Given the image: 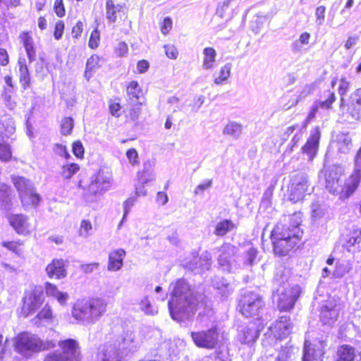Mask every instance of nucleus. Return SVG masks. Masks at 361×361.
Masks as SVG:
<instances>
[{
    "instance_id": "2eb2a0df",
    "label": "nucleus",
    "mask_w": 361,
    "mask_h": 361,
    "mask_svg": "<svg viewBox=\"0 0 361 361\" xmlns=\"http://www.w3.org/2000/svg\"><path fill=\"white\" fill-rule=\"evenodd\" d=\"M219 252L218 262L224 270L231 271L232 263L237 253L238 248L231 243H224L217 249Z\"/></svg>"
},
{
    "instance_id": "6e6552de",
    "label": "nucleus",
    "mask_w": 361,
    "mask_h": 361,
    "mask_svg": "<svg viewBox=\"0 0 361 361\" xmlns=\"http://www.w3.org/2000/svg\"><path fill=\"white\" fill-rule=\"evenodd\" d=\"M301 290L299 286H290L285 285L279 288L274 292L273 298L276 302L280 311H290L295 305L300 296Z\"/></svg>"
},
{
    "instance_id": "ddd939ff",
    "label": "nucleus",
    "mask_w": 361,
    "mask_h": 361,
    "mask_svg": "<svg viewBox=\"0 0 361 361\" xmlns=\"http://www.w3.org/2000/svg\"><path fill=\"white\" fill-rule=\"evenodd\" d=\"M44 297L41 288H35L25 293L22 312L25 317L32 314L44 302Z\"/></svg>"
},
{
    "instance_id": "58836bf2",
    "label": "nucleus",
    "mask_w": 361,
    "mask_h": 361,
    "mask_svg": "<svg viewBox=\"0 0 361 361\" xmlns=\"http://www.w3.org/2000/svg\"><path fill=\"white\" fill-rule=\"evenodd\" d=\"M0 125L2 126L1 128L4 129V130H1V133H4L5 136L11 135L16 130L14 121L11 117L4 116L1 118Z\"/></svg>"
},
{
    "instance_id": "de8ad7c7",
    "label": "nucleus",
    "mask_w": 361,
    "mask_h": 361,
    "mask_svg": "<svg viewBox=\"0 0 361 361\" xmlns=\"http://www.w3.org/2000/svg\"><path fill=\"white\" fill-rule=\"evenodd\" d=\"M73 128V120L71 117H65L61 123V132L63 135L71 134Z\"/></svg>"
},
{
    "instance_id": "a878e982",
    "label": "nucleus",
    "mask_w": 361,
    "mask_h": 361,
    "mask_svg": "<svg viewBox=\"0 0 361 361\" xmlns=\"http://www.w3.org/2000/svg\"><path fill=\"white\" fill-rule=\"evenodd\" d=\"M335 147L341 153H348L352 147V139L349 133H339L334 140Z\"/></svg>"
},
{
    "instance_id": "c9c22d12",
    "label": "nucleus",
    "mask_w": 361,
    "mask_h": 361,
    "mask_svg": "<svg viewBox=\"0 0 361 361\" xmlns=\"http://www.w3.org/2000/svg\"><path fill=\"white\" fill-rule=\"evenodd\" d=\"M336 100L335 94L329 90L325 91L321 96L320 99L315 102L319 108L323 109H329L331 108L332 104Z\"/></svg>"
},
{
    "instance_id": "1a4fd4ad",
    "label": "nucleus",
    "mask_w": 361,
    "mask_h": 361,
    "mask_svg": "<svg viewBox=\"0 0 361 361\" xmlns=\"http://www.w3.org/2000/svg\"><path fill=\"white\" fill-rule=\"evenodd\" d=\"M310 180L305 172H298L291 177L289 187V199L293 202H297L304 198L307 193H310Z\"/></svg>"
},
{
    "instance_id": "9b49d317",
    "label": "nucleus",
    "mask_w": 361,
    "mask_h": 361,
    "mask_svg": "<svg viewBox=\"0 0 361 361\" xmlns=\"http://www.w3.org/2000/svg\"><path fill=\"white\" fill-rule=\"evenodd\" d=\"M263 306L264 302L262 297L253 292L245 293L238 305L240 312L246 317L258 315Z\"/></svg>"
},
{
    "instance_id": "dca6fc26",
    "label": "nucleus",
    "mask_w": 361,
    "mask_h": 361,
    "mask_svg": "<svg viewBox=\"0 0 361 361\" xmlns=\"http://www.w3.org/2000/svg\"><path fill=\"white\" fill-rule=\"evenodd\" d=\"M262 326L257 319V324L250 322L246 326H243L238 334V340L243 344H250L256 341Z\"/></svg>"
},
{
    "instance_id": "4be33fe9",
    "label": "nucleus",
    "mask_w": 361,
    "mask_h": 361,
    "mask_svg": "<svg viewBox=\"0 0 361 361\" xmlns=\"http://www.w3.org/2000/svg\"><path fill=\"white\" fill-rule=\"evenodd\" d=\"M46 273L49 278L61 279L66 276L65 261L62 259H54L46 267Z\"/></svg>"
},
{
    "instance_id": "c85d7f7f",
    "label": "nucleus",
    "mask_w": 361,
    "mask_h": 361,
    "mask_svg": "<svg viewBox=\"0 0 361 361\" xmlns=\"http://www.w3.org/2000/svg\"><path fill=\"white\" fill-rule=\"evenodd\" d=\"M352 106L350 114L353 118L359 120L361 118V88L357 90L352 95Z\"/></svg>"
},
{
    "instance_id": "a18cd8bd",
    "label": "nucleus",
    "mask_w": 361,
    "mask_h": 361,
    "mask_svg": "<svg viewBox=\"0 0 361 361\" xmlns=\"http://www.w3.org/2000/svg\"><path fill=\"white\" fill-rule=\"evenodd\" d=\"M20 82L23 87L26 89L30 85V77L28 68L25 64H20Z\"/></svg>"
},
{
    "instance_id": "f704fd0d",
    "label": "nucleus",
    "mask_w": 361,
    "mask_h": 361,
    "mask_svg": "<svg viewBox=\"0 0 361 361\" xmlns=\"http://www.w3.org/2000/svg\"><path fill=\"white\" fill-rule=\"evenodd\" d=\"M10 188L4 183H0V208L2 209H9L10 208Z\"/></svg>"
},
{
    "instance_id": "a211bd4d",
    "label": "nucleus",
    "mask_w": 361,
    "mask_h": 361,
    "mask_svg": "<svg viewBox=\"0 0 361 361\" xmlns=\"http://www.w3.org/2000/svg\"><path fill=\"white\" fill-rule=\"evenodd\" d=\"M320 137L319 128L315 127L312 130L311 135L305 145L302 147V153L307 155L309 161H312L317 154Z\"/></svg>"
},
{
    "instance_id": "79ce46f5",
    "label": "nucleus",
    "mask_w": 361,
    "mask_h": 361,
    "mask_svg": "<svg viewBox=\"0 0 361 361\" xmlns=\"http://www.w3.org/2000/svg\"><path fill=\"white\" fill-rule=\"evenodd\" d=\"M2 246L7 248L8 250L14 252L16 255L21 257L24 254L23 249V242L18 241H3Z\"/></svg>"
},
{
    "instance_id": "e433bc0d",
    "label": "nucleus",
    "mask_w": 361,
    "mask_h": 361,
    "mask_svg": "<svg viewBox=\"0 0 361 361\" xmlns=\"http://www.w3.org/2000/svg\"><path fill=\"white\" fill-rule=\"evenodd\" d=\"M231 63H227L223 66L219 72V75L215 77L214 82L216 85H221L225 83L231 76Z\"/></svg>"
},
{
    "instance_id": "473e14b6",
    "label": "nucleus",
    "mask_w": 361,
    "mask_h": 361,
    "mask_svg": "<svg viewBox=\"0 0 361 361\" xmlns=\"http://www.w3.org/2000/svg\"><path fill=\"white\" fill-rule=\"evenodd\" d=\"M54 318V315L52 308L49 304L47 303L33 319V322L35 324L39 325L42 320L49 322H52Z\"/></svg>"
},
{
    "instance_id": "bb28decb",
    "label": "nucleus",
    "mask_w": 361,
    "mask_h": 361,
    "mask_svg": "<svg viewBox=\"0 0 361 361\" xmlns=\"http://www.w3.org/2000/svg\"><path fill=\"white\" fill-rule=\"evenodd\" d=\"M203 59L202 68L205 71L212 70L215 68L216 52L212 47H206L203 49Z\"/></svg>"
},
{
    "instance_id": "72a5a7b5",
    "label": "nucleus",
    "mask_w": 361,
    "mask_h": 361,
    "mask_svg": "<svg viewBox=\"0 0 361 361\" xmlns=\"http://www.w3.org/2000/svg\"><path fill=\"white\" fill-rule=\"evenodd\" d=\"M212 283L223 296H227L233 290L231 285L223 277H216L212 281Z\"/></svg>"
},
{
    "instance_id": "c756f323",
    "label": "nucleus",
    "mask_w": 361,
    "mask_h": 361,
    "mask_svg": "<svg viewBox=\"0 0 361 361\" xmlns=\"http://www.w3.org/2000/svg\"><path fill=\"white\" fill-rule=\"evenodd\" d=\"M20 39L25 49L30 62L35 61L36 57V51L31 36L28 32H24L20 34Z\"/></svg>"
},
{
    "instance_id": "f8f14e48",
    "label": "nucleus",
    "mask_w": 361,
    "mask_h": 361,
    "mask_svg": "<svg viewBox=\"0 0 361 361\" xmlns=\"http://www.w3.org/2000/svg\"><path fill=\"white\" fill-rule=\"evenodd\" d=\"M190 337L197 347L212 350L217 346L219 334L216 327H212L207 330L191 331Z\"/></svg>"
},
{
    "instance_id": "7c9ffc66",
    "label": "nucleus",
    "mask_w": 361,
    "mask_h": 361,
    "mask_svg": "<svg viewBox=\"0 0 361 361\" xmlns=\"http://www.w3.org/2000/svg\"><path fill=\"white\" fill-rule=\"evenodd\" d=\"M235 228V225L231 220L224 219L216 224L214 234L219 237H223Z\"/></svg>"
},
{
    "instance_id": "e2e57ef3",
    "label": "nucleus",
    "mask_w": 361,
    "mask_h": 361,
    "mask_svg": "<svg viewBox=\"0 0 361 361\" xmlns=\"http://www.w3.org/2000/svg\"><path fill=\"white\" fill-rule=\"evenodd\" d=\"M313 88L311 85H306L302 87V90H301L300 94L298 96L297 102L299 100H302L305 99L306 97L310 95L312 92Z\"/></svg>"
},
{
    "instance_id": "9d476101",
    "label": "nucleus",
    "mask_w": 361,
    "mask_h": 361,
    "mask_svg": "<svg viewBox=\"0 0 361 361\" xmlns=\"http://www.w3.org/2000/svg\"><path fill=\"white\" fill-rule=\"evenodd\" d=\"M59 345L62 353L56 351L50 353L45 357L44 361H73L79 355L78 343L74 339L60 341Z\"/></svg>"
},
{
    "instance_id": "37998d69",
    "label": "nucleus",
    "mask_w": 361,
    "mask_h": 361,
    "mask_svg": "<svg viewBox=\"0 0 361 361\" xmlns=\"http://www.w3.org/2000/svg\"><path fill=\"white\" fill-rule=\"evenodd\" d=\"M310 350L311 349L308 346L307 341H305L304 345L303 361H311L312 359L318 360L322 357L324 354V351L322 349L318 350H314V353H310Z\"/></svg>"
},
{
    "instance_id": "423d86ee",
    "label": "nucleus",
    "mask_w": 361,
    "mask_h": 361,
    "mask_svg": "<svg viewBox=\"0 0 361 361\" xmlns=\"http://www.w3.org/2000/svg\"><path fill=\"white\" fill-rule=\"evenodd\" d=\"M53 347L51 341H43L37 335L27 332L18 334L14 339L15 350L25 357Z\"/></svg>"
},
{
    "instance_id": "aec40b11",
    "label": "nucleus",
    "mask_w": 361,
    "mask_h": 361,
    "mask_svg": "<svg viewBox=\"0 0 361 361\" xmlns=\"http://www.w3.org/2000/svg\"><path fill=\"white\" fill-rule=\"evenodd\" d=\"M212 257L208 251L204 252L200 257H195L188 262L186 267L192 271H204L209 270L212 263Z\"/></svg>"
},
{
    "instance_id": "052dcab7",
    "label": "nucleus",
    "mask_w": 361,
    "mask_h": 361,
    "mask_svg": "<svg viewBox=\"0 0 361 361\" xmlns=\"http://www.w3.org/2000/svg\"><path fill=\"white\" fill-rule=\"evenodd\" d=\"M63 30H64V23L63 21L59 20L55 25L54 37L56 39H59L61 38L62 35L63 33Z\"/></svg>"
},
{
    "instance_id": "bf43d9fd",
    "label": "nucleus",
    "mask_w": 361,
    "mask_h": 361,
    "mask_svg": "<svg viewBox=\"0 0 361 361\" xmlns=\"http://www.w3.org/2000/svg\"><path fill=\"white\" fill-rule=\"evenodd\" d=\"M172 28V20L170 18L166 17L161 25V31L164 35H167Z\"/></svg>"
},
{
    "instance_id": "f257e3e1",
    "label": "nucleus",
    "mask_w": 361,
    "mask_h": 361,
    "mask_svg": "<svg viewBox=\"0 0 361 361\" xmlns=\"http://www.w3.org/2000/svg\"><path fill=\"white\" fill-rule=\"evenodd\" d=\"M171 287L172 292L168 302L171 317L178 322L190 319L198 305L203 302L204 295L192 290L183 279H178L175 283H171Z\"/></svg>"
},
{
    "instance_id": "13d9d810",
    "label": "nucleus",
    "mask_w": 361,
    "mask_h": 361,
    "mask_svg": "<svg viewBox=\"0 0 361 361\" xmlns=\"http://www.w3.org/2000/svg\"><path fill=\"white\" fill-rule=\"evenodd\" d=\"M165 54L169 58L176 59L178 56V51L173 45H165L164 47Z\"/></svg>"
},
{
    "instance_id": "393cba45",
    "label": "nucleus",
    "mask_w": 361,
    "mask_h": 361,
    "mask_svg": "<svg viewBox=\"0 0 361 361\" xmlns=\"http://www.w3.org/2000/svg\"><path fill=\"white\" fill-rule=\"evenodd\" d=\"M44 290L47 296L54 298L61 305H66L69 299L68 293L60 291L56 285L49 282L45 283Z\"/></svg>"
},
{
    "instance_id": "69168bd1",
    "label": "nucleus",
    "mask_w": 361,
    "mask_h": 361,
    "mask_svg": "<svg viewBox=\"0 0 361 361\" xmlns=\"http://www.w3.org/2000/svg\"><path fill=\"white\" fill-rule=\"evenodd\" d=\"M126 156L132 164H136L137 161V152L135 149L128 150Z\"/></svg>"
},
{
    "instance_id": "5701e85b",
    "label": "nucleus",
    "mask_w": 361,
    "mask_h": 361,
    "mask_svg": "<svg viewBox=\"0 0 361 361\" xmlns=\"http://www.w3.org/2000/svg\"><path fill=\"white\" fill-rule=\"evenodd\" d=\"M9 223L14 230L20 235H26L30 231L28 219L23 214H14L9 217Z\"/></svg>"
},
{
    "instance_id": "20e7f679",
    "label": "nucleus",
    "mask_w": 361,
    "mask_h": 361,
    "mask_svg": "<svg viewBox=\"0 0 361 361\" xmlns=\"http://www.w3.org/2000/svg\"><path fill=\"white\" fill-rule=\"evenodd\" d=\"M300 222L289 226L276 225L271 233L274 252L279 256L286 255L300 241L302 231L299 227Z\"/></svg>"
},
{
    "instance_id": "338daca9",
    "label": "nucleus",
    "mask_w": 361,
    "mask_h": 361,
    "mask_svg": "<svg viewBox=\"0 0 361 361\" xmlns=\"http://www.w3.org/2000/svg\"><path fill=\"white\" fill-rule=\"evenodd\" d=\"M82 32V23L80 21H78L75 26L72 28V36L74 38H78L79 36H80L81 33Z\"/></svg>"
},
{
    "instance_id": "c03bdc74",
    "label": "nucleus",
    "mask_w": 361,
    "mask_h": 361,
    "mask_svg": "<svg viewBox=\"0 0 361 361\" xmlns=\"http://www.w3.org/2000/svg\"><path fill=\"white\" fill-rule=\"evenodd\" d=\"M80 169V166L77 164H70L64 165L62 167L61 176L66 179H70Z\"/></svg>"
},
{
    "instance_id": "f3484780",
    "label": "nucleus",
    "mask_w": 361,
    "mask_h": 361,
    "mask_svg": "<svg viewBox=\"0 0 361 361\" xmlns=\"http://www.w3.org/2000/svg\"><path fill=\"white\" fill-rule=\"evenodd\" d=\"M292 324L287 316L281 317L269 327L271 334L277 340L286 338L290 334Z\"/></svg>"
},
{
    "instance_id": "412c9836",
    "label": "nucleus",
    "mask_w": 361,
    "mask_h": 361,
    "mask_svg": "<svg viewBox=\"0 0 361 361\" xmlns=\"http://www.w3.org/2000/svg\"><path fill=\"white\" fill-rule=\"evenodd\" d=\"M336 361H361V352L349 345H343L338 348L336 355Z\"/></svg>"
},
{
    "instance_id": "ea45409f",
    "label": "nucleus",
    "mask_w": 361,
    "mask_h": 361,
    "mask_svg": "<svg viewBox=\"0 0 361 361\" xmlns=\"http://www.w3.org/2000/svg\"><path fill=\"white\" fill-rule=\"evenodd\" d=\"M102 59L97 55H92L88 59L86 64V71L85 76L90 78L92 76L91 72L101 66Z\"/></svg>"
},
{
    "instance_id": "a19ab883",
    "label": "nucleus",
    "mask_w": 361,
    "mask_h": 361,
    "mask_svg": "<svg viewBox=\"0 0 361 361\" xmlns=\"http://www.w3.org/2000/svg\"><path fill=\"white\" fill-rule=\"evenodd\" d=\"M140 308L146 315L154 316L158 313V309L152 305L147 296L144 297L139 302Z\"/></svg>"
},
{
    "instance_id": "09e8293b",
    "label": "nucleus",
    "mask_w": 361,
    "mask_h": 361,
    "mask_svg": "<svg viewBox=\"0 0 361 361\" xmlns=\"http://www.w3.org/2000/svg\"><path fill=\"white\" fill-rule=\"evenodd\" d=\"M12 153L8 144L0 142V160L8 161L11 159Z\"/></svg>"
},
{
    "instance_id": "cd10ccee",
    "label": "nucleus",
    "mask_w": 361,
    "mask_h": 361,
    "mask_svg": "<svg viewBox=\"0 0 361 361\" xmlns=\"http://www.w3.org/2000/svg\"><path fill=\"white\" fill-rule=\"evenodd\" d=\"M121 13H123V6L122 5L115 4L112 0L107 1L106 4V16L110 23L116 22Z\"/></svg>"
},
{
    "instance_id": "680f3d73",
    "label": "nucleus",
    "mask_w": 361,
    "mask_h": 361,
    "mask_svg": "<svg viewBox=\"0 0 361 361\" xmlns=\"http://www.w3.org/2000/svg\"><path fill=\"white\" fill-rule=\"evenodd\" d=\"M54 9L56 15L62 17L65 15V9L63 7V0H56L54 3Z\"/></svg>"
},
{
    "instance_id": "6e6d98bb",
    "label": "nucleus",
    "mask_w": 361,
    "mask_h": 361,
    "mask_svg": "<svg viewBox=\"0 0 361 361\" xmlns=\"http://www.w3.org/2000/svg\"><path fill=\"white\" fill-rule=\"evenodd\" d=\"M73 152L78 158H82L84 155V147L80 141H75L73 143Z\"/></svg>"
},
{
    "instance_id": "5fc2aeb1",
    "label": "nucleus",
    "mask_w": 361,
    "mask_h": 361,
    "mask_svg": "<svg viewBox=\"0 0 361 361\" xmlns=\"http://www.w3.org/2000/svg\"><path fill=\"white\" fill-rule=\"evenodd\" d=\"M257 250L255 248H250L245 254V263L247 265H252L257 257Z\"/></svg>"
},
{
    "instance_id": "7ed1b4c3",
    "label": "nucleus",
    "mask_w": 361,
    "mask_h": 361,
    "mask_svg": "<svg viewBox=\"0 0 361 361\" xmlns=\"http://www.w3.org/2000/svg\"><path fill=\"white\" fill-rule=\"evenodd\" d=\"M322 173L324 176L326 190L333 195H340V198H348L351 195L360 180V171L356 170L343 185V169L336 164L325 166Z\"/></svg>"
},
{
    "instance_id": "b1692460",
    "label": "nucleus",
    "mask_w": 361,
    "mask_h": 361,
    "mask_svg": "<svg viewBox=\"0 0 361 361\" xmlns=\"http://www.w3.org/2000/svg\"><path fill=\"white\" fill-rule=\"evenodd\" d=\"M125 256L126 251L123 249H118L111 252L109 255L108 270L111 271L120 270L123 265Z\"/></svg>"
},
{
    "instance_id": "603ef678",
    "label": "nucleus",
    "mask_w": 361,
    "mask_h": 361,
    "mask_svg": "<svg viewBox=\"0 0 361 361\" xmlns=\"http://www.w3.org/2000/svg\"><path fill=\"white\" fill-rule=\"evenodd\" d=\"M312 217L314 219H318L322 217L324 214V209L318 203H313L311 206Z\"/></svg>"
},
{
    "instance_id": "3c124183",
    "label": "nucleus",
    "mask_w": 361,
    "mask_h": 361,
    "mask_svg": "<svg viewBox=\"0 0 361 361\" xmlns=\"http://www.w3.org/2000/svg\"><path fill=\"white\" fill-rule=\"evenodd\" d=\"M100 41V35L99 30L95 28L90 35L88 45L91 49L98 47Z\"/></svg>"
},
{
    "instance_id": "49530a36",
    "label": "nucleus",
    "mask_w": 361,
    "mask_h": 361,
    "mask_svg": "<svg viewBox=\"0 0 361 361\" xmlns=\"http://www.w3.org/2000/svg\"><path fill=\"white\" fill-rule=\"evenodd\" d=\"M92 225L89 220H82L80 222L78 234L82 238H87L92 233Z\"/></svg>"
},
{
    "instance_id": "f03ea898",
    "label": "nucleus",
    "mask_w": 361,
    "mask_h": 361,
    "mask_svg": "<svg viewBox=\"0 0 361 361\" xmlns=\"http://www.w3.org/2000/svg\"><path fill=\"white\" fill-rule=\"evenodd\" d=\"M143 337L138 331L128 330L123 333L121 341L105 343L99 350L97 361H121L123 355L134 353L142 343Z\"/></svg>"
},
{
    "instance_id": "0eeeda50",
    "label": "nucleus",
    "mask_w": 361,
    "mask_h": 361,
    "mask_svg": "<svg viewBox=\"0 0 361 361\" xmlns=\"http://www.w3.org/2000/svg\"><path fill=\"white\" fill-rule=\"evenodd\" d=\"M12 182L19 192L23 207L37 206L41 197L35 192L32 183L23 176H12Z\"/></svg>"
},
{
    "instance_id": "6ab92c4d",
    "label": "nucleus",
    "mask_w": 361,
    "mask_h": 361,
    "mask_svg": "<svg viewBox=\"0 0 361 361\" xmlns=\"http://www.w3.org/2000/svg\"><path fill=\"white\" fill-rule=\"evenodd\" d=\"M339 314V307L331 302H327L321 307L320 320L324 324L332 325Z\"/></svg>"
},
{
    "instance_id": "4c0bfd02",
    "label": "nucleus",
    "mask_w": 361,
    "mask_h": 361,
    "mask_svg": "<svg viewBox=\"0 0 361 361\" xmlns=\"http://www.w3.org/2000/svg\"><path fill=\"white\" fill-rule=\"evenodd\" d=\"M351 269L352 265L348 261H338L336 264V268L333 272V275L335 278H341L348 274Z\"/></svg>"
},
{
    "instance_id": "8fccbe9b",
    "label": "nucleus",
    "mask_w": 361,
    "mask_h": 361,
    "mask_svg": "<svg viewBox=\"0 0 361 361\" xmlns=\"http://www.w3.org/2000/svg\"><path fill=\"white\" fill-rule=\"evenodd\" d=\"M135 202H136L135 197H129L124 202V203H123V219H122L120 224H121L124 221L125 219L126 218V216L130 212L131 208L133 207V206L134 205ZM120 226L121 225H119V226Z\"/></svg>"
},
{
    "instance_id": "0e129e2a",
    "label": "nucleus",
    "mask_w": 361,
    "mask_h": 361,
    "mask_svg": "<svg viewBox=\"0 0 361 361\" xmlns=\"http://www.w3.org/2000/svg\"><path fill=\"white\" fill-rule=\"evenodd\" d=\"M99 267V263L94 262L81 266V270L85 274H90Z\"/></svg>"
},
{
    "instance_id": "2f4dec72",
    "label": "nucleus",
    "mask_w": 361,
    "mask_h": 361,
    "mask_svg": "<svg viewBox=\"0 0 361 361\" xmlns=\"http://www.w3.org/2000/svg\"><path fill=\"white\" fill-rule=\"evenodd\" d=\"M243 132V126L235 121L228 122L223 130V134L238 139Z\"/></svg>"
},
{
    "instance_id": "39448f33",
    "label": "nucleus",
    "mask_w": 361,
    "mask_h": 361,
    "mask_svg": "<svg viewBox=\"0 0 361 361\" xmlns=\"http://www.w3.org/2000/svg\"><path fill=\"white\" fill-rule=\"evenodd\" d=\"M106 310V303L99 298H94L85 302H77L73 307L72 316L77 321L85 324H94Z\"/></svg>"
},
{
    "instance_id": "774afa93",
    "label": "nucleus",
    "mask_w": 361,
    "mask_h": 361,
    "mask_svg": "<svg viewBox=\"0 0 361 361\" xmlns=\"http://www.w3.org/2000/svg\"><path fill=\"white\" fill-rule=\"evenodd\" d=\"M128 45L125 42H120L116 49V51L119 56H125L128 53Z\"/></svg>"
},
{
    "instance_id": "4468645a",
    "label": "nucleus",
    "mask_w": 361,
    "mask_h": 361,
    "mask_svg": "<svg viewBox=\"0 0 361 361\" xmlns=\"http://www.w3.org/2000/svg\"><path fill=\"white\" fill-rule=\"evenodd\" d=\"M111 180L112 177L109 171L99 170L98 173L92 178L87 188V195H97L105 192L110 188Z\"/></svg>"
},
{
    "instance_id": "864d4df0",
    "label": "nucleus",
    "mask_w": 361,
    "mask_h": 361,
    "mask_svg": "<svg viewBox=\"0 0 361 361\" xmlns=\"http://www.w3.org/2000/svg\"><path fill=\"white\" fill-rule=\"evenodd\" d=\"M140 88L137 82L132 81L127 87V92L129 95L136 99L138 98Z\"/></svg>"
},
{
    "instance_id": "4d7b16f0",
    "label": "nucleus",
    "mask_w": 361,
    "mask_h": 361,
    "mask_svg": "<svg viewBox=\"0 0 361 361\" xmlns=\"http://www.w3.org/2000/svg\"><path fill=\"white\" fill-rule=\"evenodd\" d=\"M326 8L320 6L317 8L315 16L317 18L316 23L319 25H322L324 21Z\"/></svg>"
}]
</instances>
